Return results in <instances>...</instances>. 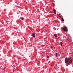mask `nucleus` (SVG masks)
<instances>
[{
    "label": "nucleus",
    "instance_id": "obj_1",
    "mask_svg": "<svg viewBox=\"0 0 73 73\" xmlns=\"http://www.w3.org/2000/svg\"><path fill=\"white\" fill-rule=\"evenodd\" d=\"M72 59L71 57H70L69 58H66L65 60V62L66 64V66L69 65L70 64L72 63Z\"/></svg>",
    "mask_w": 73,
    "mask_h": 73
},
{
    "label": "nucleus",
    "instance_id": "obj_2",
    "mask_svg": "<svg viewBox=\"0 0 73 73\" xmlns=\"http://www.w3.org/2000/svg\"><path fill=\"white\" fill-rule=\"evenodd\" d=\"M63 29L64 32H65V31H66V32H67V31H68V29H67V28H66V27H64Z\"/></svg>",
    "mask_w": 73,
    "mask_h": 73
},
{
    "label": "nucleus",
    "instance_id": "obj_3",
    "mask_svg": "<svg viewBox=\"0 0 73 73\" xmlns=\"http://www.w3.org/2000/svg\"><path fill=\"white\" fill-rule=\"evenodd\" d=\"M53 11H54V14H56V10L55 9H53Z\"/></svg>",
    "mask_w": 73,
    "mask_h": 73
},
{
    "label": "nucleus",
    "instance_id": "obj_4",
    "mask_svg": "<svg viewBox=\"0 0 73 73\" xmlns=\"http://www.w3.org/2000/svg\"><path fill=\"white\" fill-rule=\"evenodd\" d=\"M32 36L33 37H35V33H33L32 34Z\"/></svg>",
    "mask_w": 73,
    "mask_h": 73
},
{
    "label": "nucleus",
    "instance_id": "obj_5",
    "mask_svg": "<svg viewBox=\"0 0 73 73\" xmlns=\"http://www.w3.org/2000/svg\"><path fill=\"white\" fill-rule=\"evenodd\" d=\"M21 20H24V18L23 17H21Z\"/></svg>",
    "mask_w": 73,
    "mask_h": 73
},
{
    "label": "nucleus",
    "instance_id": "obj_6",
    "mask_svg": "<svg viewBox=\"0 0 73 73\" xmlns=\"http://www.w3.org/2000/svg\"><path fill=\"white\" fill-rule=\"evenodd\" d=\"M60 45L62 46V42H60Z\"/></svg>",
    "mask_w": 73,
    "mask_h": 73
},
{
    "label": "nucleus",
    "instance_id": "obj_7",
    "mask_svg": "<svg viewBox=\"0 0 73 73\" xmlns=\"http://www.w3.org/2000/svg\"><path fill=\"white\" fill-rule=\"evenodd\" d=\"M62 21H64V18H62L61 19Z\"/></svg>",
    "mask_w": 73,
    "mask_h": 73
},
{
    "label": "nucleus",
    "instance_id": "obj_8",
    "mask_svg": "<svg viewBox=\"0 0 73 73\" xmlns=\"http://www.w3.org/2000/svg\"><path fill=\"white\" fill-rule=\"evenodd\" d=\"M54 36L55 37H57V34H54Z\"/></svg>",
    "mask_w": 73,
    "mask_h": 73
},
{
    "label": "nucleus",
    "instance_id": "obj_9",
    "mask_svg": "<svg viewBox=\"0 0 73 73\" xmlns=\"http://www.w3.org/2000/svg\"><path fill=\"white\" fill-rule=\"evenodd\" d=\"M53 7H54V3H53Z\"/></svg>",
    "mask_w": 73,
    "mask_h": 73
},
{
    "label": "nucleus",
    "instance_id": "obj_10",
    "mask_svg": "<svg viewBox=\"0 0 73 73\" xmlns=\"http://www.w3.org/2000/svg\"><path fill=\"white\" fill-rule=\"evenodd\" d=\"M56 57H57V55L58 54V53H56Z\"/></svg>",
    "mask_w": 73,
    "mask_h": 73
},
{
    "label": "nucleus",
    "instance_id": "obj_11",
    "mask_svg": "<svg viewBox=\"0 0 73 73\" xmlns=\"http://www.w3.org/2000/svg\"><path fill=\"white\" fill-rule=\"evenodd\" d=\"M15 70L13 69V72H15Z\"/></svg>",
    "mask_w": 73,
    "mask_h": 73
},
{
    "label": "nucleus",
    "instance_id": "obj_12",
    "mask_svg": "<svg viewBox=\"0 0 73 73\" xmlns=\"http://www.w3.org/2000/svg\"><path fill=\"white\" fill-rule=\"evenodd\" d=\"M47 58H49V57L48 56H47Z\"/></svg>",
    "mask_w": 73,
    "mask_h": 73
}]
</instances>
